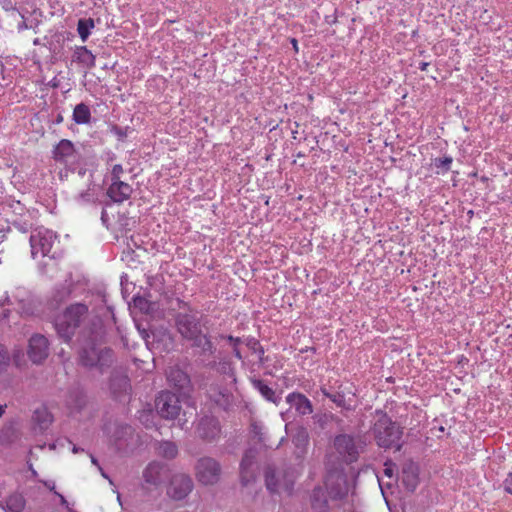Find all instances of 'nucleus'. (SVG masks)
<instances>
[{
	"mask_svg": "<svg viewBox=\"0 0 512 512\" xmlns=\"http://www.w3.org/2000/svg\"><path fill=\"white\" fill-rule=\"evenodd\" d=\"M91 313L89 307L80 302L72 303L55 318V329L65 341H69L76 330L86 327L90 323Z\"/></svg>",
	"mask_w": 512,
	"mask_h": 512,
	"instance_id": "1",
	"label": "nucleus"
},
{
	"mask_svg": "<svg viewBox=\"0 0 512 512\" xmlns=\"http://www.w3.org/2000/svg\"><path fill=\"white\" fill-rule=\"evenodd\" d=\"M178 332L187 340L193 343L194 347H198L202 352L212 354L214 346L210 338L202 332L201 323L194 315L179 314L176 319Z\"/></svg>",
	"mask_w": 512,
	"mask_h": 512,
	"instance_id": "2",
	"label": "nucleus"
},
{
	"mask_svg": "<svg viewBox=\"0 0 512 512\" xmlns=\"http://www.w3.org/2000/svg\"><path fill=\"white\" fill-rule=\"evenodd\" d=\"M374 435L377 444L383 448H401L402 428L391 418H379L374 424Z\"/></svg>",
	"mask_w": 512,
	"mask_h": 512,
	"instance_id": "3",
	"label": "nucleus"
},
{
	"mask_svg": "<svg viewBox=\"0 0 512 512\" xmlns=\"http://www.w3.org/2000/svg\"><path fill=\"white\" fill-rule=\"evenodd\" d=\"M296 477L297 472L293 468L276 469L269 465L265 469V484L271 493H291Z\"/></svg>",
	"mask_w": 512,
	"mask_h": 512,
	"instance_id": "4",
	"label": "nucleus"
},
{
	"mask_svg": "<svg viewBox=\"0 0 512 512\" xmlns=\"http://www.w3.org/2000/svg\"><path fill=\"white\" fill-rule=\"evenodd\" d=\"M57 239L56 234L44 227H38L31 232L30 246L33 258L50 255Z\"/></svg>",
	"mask_w": 512,
	"mask_h": 512,
	"instance_id": "5",
	"label": "nucleus"
},
{
	"mask_svg": "<svg viewBox=\"0 0 512 512\" xmlns=\"http://www.w3.org/2000/svg\"><path fill=\"white\" fill-rule=\"evenodd\" d=\"M80 361L84 366L99 367L103 369L113 361V351L99 344H90L80 354Z\"/></svg>",
	"mask_w": 512,
	"mask_h": 512,
	"instance_id": "6",
	"label": "nucleus"
},
{
	"mask_svg": "<svg viewBox=\"0 0 512 512\" xmlns=\"http://www.w3.org/2000/svg\"><path fill=\"white\" fill-rule=\"evenodd\" d=\"M334 446L347 462H354L366 446V439L362 436L339 435L334 440Z\"/></svg>",
	"mask_w": 512,
	"mask_h": 512,
	"instance_id": "7",
	"label": "nucleus"
},
{
	"mask_svg": "<svg viewBox=\"0 0 512 512\" xmlns=\"http://www.w3.org/2000/svg\"><path fill=\"white\" fill-rule=\"evenodd\" d=\"M195 471L196 478L201 484L214 485L220 479L221 466L215 459L203 457L197 461Z\"/></svg>",
	"mask_w": 512,
	"mask_h": 512,
	"instance_id": "8",
	"label": "nucleus"
},
{
	"mask_svg": "<svg viewBox=\"0 0 512 512\" xmlns=\"http://www.w3.org/2000/svg\"><path fill=\"white\" fill-rule=\"evenodd\" d=\"M257 454V449L251 447L245 451L240 462V482L244 487H247L256 481L258 474V463L256 460Z\"/></svg>",
	"mask_w": 512,
	"mask_h": 512,
	"instance_id": "9",
	"label": "nucleus"
},
{
	"mask_svg": "<svg viewBox=\"0 0 512 512\" xmlns=\"http://www.w3.org/2000/svg\"><path fill=\"white\" fill-rule=\"evenodd\" d=\"M325 486L330 497L335 500L344 498L348 493L347 478L338 469L328 472L325 478Z\"/></svg>",
	"mask_w": 512,
	"mask_h": 512,
	"instance_id": "10",
	"label": "nucleus"
},
{
	"mask_svg": "<svg viewBox=\"0 0 512 512\" xmlns=\"http://www.w3.org/2000/svg\"><path fill=\"white\" fill-rule=\"evenodd\" d=\"M193 487V480L189 475L177 473L170 480L167 494L174 500H182L191 493Z\"/></svg>",
	"mask_w": 512,
	"mask_h": 512,
	"instance_id": "11",
	"label": "nucleus"
},
{
	"mask_svg": "<svg viewBox=\"0 0 512 512\" xmlns=\"http://www.w3.org/2000/svg\"><path fill=\"white\" fill-rule=\"evenodd\" d=\"M158 416H179L181 406L179 398L170 391H161L155 399Z\"/></svg>",
	"mask_w": 512,
	"mask_h": 512,
	"instance_id": "12",
	"label": "nucleus"
},
{
	"mask_svg": "<svg viewBox=\"0 0 512 512\" xmlns=\"http://www.w3.org/2000/svg\"><path fill=\"white\" fill-rule=\"evenodd\" d=\"M27 354L34 364L42 363L49 355V341L41 334H34L29 339Z\"/></svg>",
	"mask_w": 512,
	"mask_h": 512,
	"instance_id": "13",
	"label": "nucleus"
},
{
	"mask_svg": "<svg viewBox=\"0 0 512 512\" xmlns=\"http://www.w3.org/2000/svg\"><path fill=\"white\" fill-rule=\"evenodd\" d=\"M53 159L63 165L72 164L76 161L77 152L74 144L68 139H62L53 149Z\"/></svg>",
	"mask_w": 512,
	"mask_h": 512,
	"instance_id": "14",
	"label": "nucleus"
},
{
	"mask_svg": "<svg viewBox=\"0 0 512 512\" xmlns=\"http://www.w3.org/2000/svg\"><path fill=\"white\" fill-rule=\"evenodd\" d=\"M165 465L159 461H152L142 471L143 487H159L163 482Z\"/></svg>",
	"mask_w": 512,
	"mask_h": 512,
	"instance_id": "15",
	"label": "nucleus"
},
{
	"mask_svg": "<svg viewBox=\"0 0 512 512\" xmlns=\"http://www.w3.org/2000/svg\"><path fill=\"white\" fill-rule=\"evenodd\" d=\"M166 377L171 386L180 392L189 393L192 389L190 376L179 367H170Z\"/></svg>",
	"mask_w": 512,
	"mask_h": 512,
	"instance_id": "16",
	"label": "nucleus"
},
{
	"mask_svg": "<svg viewBox=\"0 0 512 512\" xmlns=\"http://www.w3.org/2000/svg\"><path fill=\"white\" fill-rule=\"evenodd\" d=\"M290 411L300 416L310 415L313 412L311 401L302 393L292 392L286 397Z\"/></svg>",
	"mask_w": 512,
	"mask_h": 512,
	"instance_id": "17",
	"label": "nucleus"
},
{
	"mask_svg": "<svg viewBox=\"0 0 512 512\" xmlns=\"http://www.w3.org/2000/svg\"><path fill=\"white\" fill-rule=\"evenodd\" d=\"M401 480L409 492H414L419 484V467L409 460L403 463L401 471Z\"/></svg>",
	"mask_w": 512,
	"mask_h": 512,
	"instance_id": "18",
	"label": "nucleus"
},
{
	"mask_svg": "<svg viewBox=\"0 0 512 512\" xmlns=\"http://www.w3.org/2000/svg\"><path fill=\"white\" fill-rule=\"evenodd\" d=\"M133 192V188L130 184L121 180L112 181L108 190V197L115 203H123L128 200Z\"/></svg>",
	"mask_w": 512,
	"mask_h": 512,
	"instance_id": "19",
	"label": "nucleus"
},
{
	"mask_svg": "<svg viewBox=\"0 0 512 512\" xmlns=\"http://www.w3.org/2000/svg\"><path fill=\"white\" fill-rule=\"evenodd\" d=\"M196 433L202 439H214L220 433L217 418H199L196 423Z\"/></svg>",
	"mask_w": 512,
	"mask_h": 512,
	"instance_id": "20",
	"label": "nucleus"
},
{
	"mask_svg": "<svg viewBox=\"0 0 512 512\" xmlns=\"http://www.w3.org/2000/svg\"><path fill=\"white\" fill-rule=\"evenodd\" d=\"M321 392L325 397L335 403L337 407L347 410L356 402L355 394L353 392H349L348 394H345L344 392L331 393L325 387H321Z\"/></svg>",
	"mask_w": 512,
	"mask_h": 512,
	"instance_id": "21",
	"label": "nucleus"
},
{
	"mask_svg": "<svg viewBox=\"0 0 512 512\" xmlns=\"http://www.w3.org/2000/svg\"><path fill=\"white\" fill-rule=\"evenodd\" d=\"M311 506L315 512H329L328 500L321 487H315L313 489Z\"/></svg>",
	"mask_w": 512,
	"mask_h": 512,
	"instance_id": "22",
	"label": "nucleus"
},
{
	"mask_svg": "<svg viewBox=\"0 0 512 512\" xmlns=\"http://www.w3.org/2000/svg\"><path fill=\"white\" fill-rule=\"evenodd\" d=\"M25 499L21 494L14 493L7 497L5 500V504H0V506L6 512H22L25 508Z\"/></svg>",
	"mask_w": 512,
	"mask_h": 512,
	"instance_id": "23",
	"label": "nucleus"
},
{
	"mask_svg": "<svg viewBox=\"0 0 512 512\" xmlns=\"http://www.w3.org/2000/svg\"><path fill=\"white\" fill-rule=\"evenodd\" d=\"M75 58L77 62L81 63L87 69H91L95 66L96 57L86 46H81L76 49Z\"/></svg>",
	"mask_w": 512,
	"mask_h": 512,
	"instance_id": "24",
	"label": "nucleus"
},
{
	"mask_svg": "<svg viewBox=\"0 0 512 512\" xmlns=\"http://www.w3.org/2000/svg\"><path fill=\"white\" fill-rule=\"evenodd\" d=\"M73 121L76 124L84 125L89 124L91 121V111L88 105L85 103H79L74 107L73 110Z\"/></svg>",
	"mask_w": 512,
	"mask_h": 512,
	"instance_id": "25",
	"label": "nucleus"
},
{
	"mask_svg": "<svg viewBox=\"0 0 512 512\" xmlns=\"http://www.w3.org/2000/svg\"><path fill=\"white\" fill-rule=\"evenodd\" d=\"M156 453L163 458L174 459L178 454V448L171 441H162L157 443Z\"/></svg>",
	"mask_w": 512,
	"mask_h": 512,
	"instance_id": "26",
	"label": "nucleus"
},
{
	"mask_svg": "<svg viewBox=\"0 0 512 512\" xmlns=\"http://www.w3.org/2000/svg\"><path fill=\"white\" fill-rule=\"evenodd\" d=\"M253 387L265 398L266 400L277 403V396L275 391L269 387L264 381L262 380H252Z\"/></svg>",
	"mask_w": 512,
	"mask_h": 512,
	"instance_id": "27",
	"label": "nucleus"
},
{
	"mask_svg": "<svg viewBox=\"0 0 512 512\" xmlns=\"http://www.w3.org/2000/svg\"><path fill=\"white\" fill-rule=\"evenodd\" d=\"M95 27L94 20L91 18L88 19H80L77 24V31L78 34L83 42H85L90 33L91 30Z\"/></svg>",
	"mask_w": 512,
	"mask_h": 512,
	"instance_id": "28",
	"label": "nucleus"
},
{
	"mask_svg": "<svg viewBox=\"0 0 512 512\" xmlns=\"http://www.w3.org/2000/svg\"><path fill=\"white\" fill-rule=\"evenodd\" d=\"M34 416L40 417V416H53L55 411L52 407L48 406L45 403L37 402L34 405L33 409Z\"/></svg>",
	"mask_w": 512,
	"mask_h": 512,
	"instance_id": "29",
	"label": "nucleus"
},
{
	"mask_svg": "<svg viewBox=\"0 0 512 512\" xmlns=\"http://www.w3.org/2000/svg\"><path fill=\"white\" fill-rule=\"evenodd\" d=\"M263 430V427L262 425L259 423V422H253L251 424V433L253 434V437L254 438H258V442H261L263 443L265 446H267L266 442H265V438H264V434L262 432Z\"/></svg>",
	"mask_w": 512,
	"mask_h": 512,
	"instance_id": "30",
	"label": "nucleus"
},
{
	"mask_svg": "<svg viewBox=\"0 0 512 512\" xmlns=\"http://www.w3.org/2000/svg\"><path fill=\"white\" fill-rule=\"evenodd\" d=\"M221 370L223 371V373H225L228 376L231 384L236 383L235 371H234V368L232 367L231 363H228V362L221 363Z\"/></svg>",
	"mask_w": 512,
	"mask_h": 512,
	"instance_id": "31",
	"label": "nucleus"
},
{
	"mask_svg": "<svg viewBox=\"0 0 512 512\" xmlns=\"http://www.w3.org/2000/svg\"><path fill=\"white\" fill-rule=\"evenodd\" d=\"M452 161L453 160L450 156L443 157V158H436L435 166L438 168H444L445 170H449Z\"/></svg>",
	"mask_w": 512,
	"mask_h": 512,
	"instance_id": "32",
	"label": "nucleus"
},
{
	"mask_svg": "<svg viewBox=\"0 0 512 512\" xmlns=\"http://www.w3.org/2000/svg\"><path fill=\"white\" fill-rule=\"evenodd\" d=\"M124 173V169L122 165L115 164L111 171V181H118L121 180V176Z\"/></svg>",
	"mask_w": 512,
	"mask_h": 512,
	"instance_id": "33",
	"label": "nucleus"
},
{
	"mask_svg": "<svg viewBox=\"0 0 512 512\" xmlns=\"http://www.w3.org/2000/svg\"><path fill=\"white\" fill-rule=\"evenodd\" d=\"M9 363V356L6 348L0 345V368L6 366Z\"/></svg>",
	"mask_w": 512,
	"mask_h": 512,
	"instance_id": "34",
	"label": "nucleus"
},
{
	"mask_svg": "<svg viewBox=\"0 0 512 512\" xmlns=\"http://www.w3.org/2000/svg\"><path fill=\"white\" fill-rule=\"evenodd\" d=\"M504 489L506 492L512 494V473H510L504 481Z\"/></svg>",
	"mask_w": 512,
	"mask_h": 512,
	"instance_id": "35",
	"label": "nucleus"
},
{
	"mask_svg": "<svg viewBox=\"0 0 512 512\" xmlns=\"http://www.w3.org/2000/svg\"><path fill=\"white\" fill-rule=\"evenodd\" d=\"M307 438H308V434H307L306 430L305 429H301L299 431V433H298V436H297L298 444L306 442Z\"/></svg>",
	"mask_w": 512,
	"mask_h": 512,
	"instance_id": "36",
	"label": "nucleus"
},
{
	"mask_svg": "<svg viewBox=\"0 0 512 512\" xmlns=\"http://www.w3.org/2000/svg\"><path fill=\"white\" fill-rule=\"evenodd\" d=\"M82 405H84V399L80 394H77L76 403L74 405L75 411H77Z\"/></svg>",
	"mask_w": 512,
	"mask_h": 512,
	"instance_id": "37",
	"label": "nucleus"
},
{
	"mask_svg": "<svg viewBox=\"0 0 512 512\" xmlns=\"http://www.w3.org/2000/svg\"><path fill=\"white\" fill-rule=\"evenodd\" d=\"M90 188H88V190L86 192H82L79 194V197L81 200L83 201H90L91 200V194H90Z\"/></svg>",
	"mask_w": 512,
	"mask_h": 512,
	"instance_id": "38",
	"label": "nucleus"
},
{
	"mask_svg": "<svg viewBox=\"0 0 512 512\" xmlns=\"http://www.w3.org/2000/svg\"><path fill=\"white\" fill-rule=\"evenodd\" d=\"M228 340L230 342H232L235 346L238 345L240 343V341H241L240 338H235V337H233L231 335L228 336Z\"/></svg>",
	"mask_w": 512,
	"mask_h": 512,
	"instance_id": "39",
	"label": "nucleus"
},
{
	"mask_svg": "<svg viewBox=\"0 0 512 512\" xmlns=\"http://www.w3.org/2000/svg\"><path fill=\"white\" fill-rule=\"evenodd\" d=\"M291 44L293 46L294 51L297 53L298 50H299V48H298V41L295 38H292L291 39Z\"/></svg>",
	"mask_w": 512,
	"mask_h": 512,
	"instance_id": "40",
	"label": "nucleus"
},
{
	"mask_svg": "<svg viewBox=\"0 0 512 512\" xmlns=\"http://www.w3.org/2000/svg\"><path fill=\"white\" fill-rule=\"evenodd\" d=\"M234 355H235L238 359H242L241 352H240V350H239L237 347H234Z\"/></svg>",
	"mask_w": 512,
	"mask_h": 512,
	"instance_id": "41",
	"label": "nucleus"
},
{
	"mask_svg": "<svg viewBox=\"0 0 512 512\" xmlns=\"http://www.w3.org/2000/svg\"><path fill=\"white\" fill-rule=\"evenodd\" d=\"M6 412V405H0V416H3Z\"/></svg>",
	"mask_w": 512,
	"mask_h": 512,
	"instance_id": "42",
	"label": "nucleus"
},
{
	"mask_svg": "<svg viewBox=\"0 0 512 512\" xmlns=\"http://www.w3.org/2000/svg\"><path fill=\"white\" fill-rule=\"evenodd\" d=\"M91 462H92L94 465H96L98 468L100 467V466H99V463H98V461H97V459H96L93 455H91Z\"/></svg>",
	"mask_w": 512,
	"mask_h": 512,
	"instance_id": "43",
	"label": "nucleus"
},
{
	"mask_svg": "<svg viewBox=\"0 0 512 512\" xmlns=\"http://www.w3.org/2000/svg\"><path fill=\"white\" fill-rule=\"evenodd\" d=\"M178 420H179L178 425L183 429V428H184L185 423L187 422V420H186V419H184V420H183V422H181V420H182L181 418H178Z\"/></svg>",
	"mask_w": 512,
	"mask_h": 512,
	"instance_id": "44",
	"label": "nucleus"
},
{
	"mask_svg": "<svg viewBox=\"0 0 512 512\" xmlns=\"http://www.w3.org/2000/svg\"><path fill=\"white\" fill-rule=\"evenodd\" d=\"M82 450H83V449H81V451H82ZM79 451H80V449H79L77 446H75V445H74V446H73V448H72V452H73V453H78Z\"/></svg>",
	"mask_w": 512,
	"mask_h": 512,
	"instance_id": "45",
	"label": "nucleus"
},
{
	"mask_svg": "<svg viewBox=\"0 0 512 512\" xmlns=\"http://www.w3.org/2000/svg\"><path fill=\"white\" fill-rule=\"evenodd\" d=\"M59 496H60V499H61V504L62 505H67L66 499L62 495H59Z\"/></svg>",
	"mask_w": 512,
	"mask_h": 512,
	"instance_id": "46",
	"label": "nucleus"
},
{
	"mask_svg": "<svg viewBox=\"0 0 512 512\" xmlns=\"http://www.w3.org/2000/svg\"><path fill=\"white\" fill-rule=\"evenodd\" d=\"M427 66H428V63H422L421 66H420V69L421 70H426Z\"/></svg>",
	"mask_w": 512,
	"mask_h": 512,
	"instance_id": "47",
	"label": "nucleus"
},
{
	"mask_svg": "<svg viewBox=\"0 0 512 512\" xmlns=\"http://www.w3.org/2000/svg\"><path fill=\"white\" fill-rule=\"evenodd\" d=\"M385 474H386V475H388V476H391V475H392V471H391V469L386 468V469H385Z\"/></svg>",
	"mask_w": 512,
	"mask_h": 512,
	"instance_id": "48",
	"label": "nucleus"
},
{
	"mask_svg": "<svg viewBox=\"0 0 512 512\" xmlns=\"http://www.w3.org/2000/svg\"><path fill=\"white\" fill-rule=\"evenodd\" d=\"M7 317H8V311H6V310H5V311H3V313H2V318H3V319H5V318H7Z\"/></svg>",
	"mask_w": 512,
	"mask_h": 512,
	"instance_id": "49",
	"label": "nucleus"
},
{
	"mask_svg": "<svg viewBox=\"0 0 512 512\" xmlns=\"http://www.w3.org/2000/svg\"><path fill=\"white\" fill-rule=\"evenodd\" d=\"M56 121H57V123H61V122L63 121V117H62L61 115H59V116L57 117V120H56Z\"/></svg>",
	"mask_w": 512,
	"mask_h": 512,
	"instance_id": "50",
	"label": "nucleus"
},
{
	"mask_svg": "<svg viewBox=\"0 0 512 512\" xmlns=\"http://www.w3.org/2000/svg\"><path fill=\"white\" fill-rule=\"evenodd\" d=\"M437 429H438L439 432H444V427L441 426V425Z\"/></svg>",
	"mask_w": 512,
	"mask_h": 512,
	"instance_id": "51",
	"label": "nucleus"
},
{
	"mask_svg": "<svg viewBox=\"0 0 512 512\" xmlns=\"http://www.w3.org/2000/svg\"><path fill=\"white\" fill-rule=\"evenodd\" d=\"M99 470L101 471L102 476H104L105 478H107V475L103 472V470H102V468H101V467H99Z\"/></svg>",
	"mask_w": 512,
	"mask_h": 512,
	"instance_id": "52",
	"label": "nucleus"
}]
</instances>
